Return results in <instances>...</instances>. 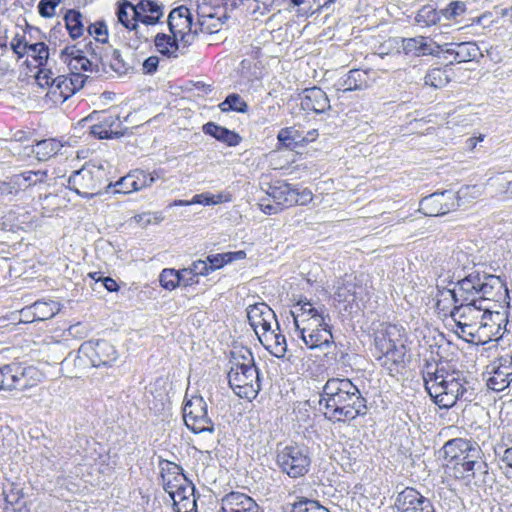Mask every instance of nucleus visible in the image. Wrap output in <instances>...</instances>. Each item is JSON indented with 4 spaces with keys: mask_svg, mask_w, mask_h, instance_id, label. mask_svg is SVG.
Instances as JSON below:
<instances>
[{
    "mask_svg": "<svg viewBox=\"0 0 512 512\" xmlns=\"http://www.w3.org/2000/svg\"><path fill=\"white\" fill-rule=\"evenodd\" d=\"M324 417L334 423L350 422L368 413L367 400L348 378H330L320 393Z\"/></svg>",
    "mask_w": 512,
    "mask_h": 512,
    "instance_id": "obj_1",
    "label": "nucleus"
},
{
    "mask_svg": "<svg viewBox=\"0 0 512 512\" xmlns=\"http://www.w3.org/2000/svg\"><path fill=\"white\" fill-rule=\"evenodd\" d=\"M422 374L427 393L440 409H449L458 400H471L469 382L461 371H448L435 361H427Z\"/></svg>",
    "mask_w": 512,
    "mask_h": 512,
    "instance_id": "obj_2",
    "label": "nucleus"
},
{
    "mask_svg": "<svg viewBox=\"0 0 512 512\" xmlns=\"http://www.w3.org/2000/svg\"><path fill=\"white\" fill-rule=\"evenodd\" d=\"M374 343L380 365L391 375L399 373L404 367L406 355L403 327L395 324L381 325L375 333Z\"/></svg>",
    "mask_w": 512,
    "mask_h": 512,
    "instance_id": "obj_3",
    "label": "nucleus"
},
{
    "mask_svg": "<svg viewBox=\"0 0 512 512\" xmlns=\"http://www.w3.org/2000/svg\"><path fill=\"white\" fill-rule=\"evenodd\" d=\"M227 377L229 386L237 396L250 401L257 397L261 380L250 350L239 355L233 353Z\"/></svg>",
    "mask_w": 512,
    "mask_h": 512,
    "instance_id": "obj_4",
    "label": "nucleus"
},
{
    "mask_svg": "<svg viewBox=\"0 0 512 512\" xmlns=\"http://www.w3.org/2000/svg\"><path fill=\"white\" fill-rule=\"evenodd\" d=\"M444 458L456 465H461L467 476L474 477L475 470L486 465L481 461L482 450L479 444L466 438H454L447 441L443 448Z\"/></svg>",
    "mask_w": 512,
    "mask_h": 512,
    "instance_id": "obj_5",
    "label": "nucleus"
},
{
    "mask_svg": "<svg viewBox=\"0 0 512 512\" xmlns=\"http://www.w3.org/2000/svg\"><path fill=\"white\" fill-rule=\"evenodd\" d=\"M276 463L283 473L296 479L308 473L311 457L306 446L291 444L277 449Z\"/></svg>",
    "mask_w": 512,
    "mask_h": 512,
    "instance_id": "obj_6",
    "label": "nucleus"
},
{
    "mask_svg": "<svg viewBox=\"0 0 512 512\" xmlns=\"http://www.w3.org/2000/svg\"><path fill=\"white\" fill-rule=\"evenodd\" d=\"M104 181L105 170L102 166L85 165L69 176L68 187L79 196L90 199L101 192Z\"/></svg>",
    "mask_w": 512,
    "mask_h": 512,
    "instance_id": "obj_7",
    "label": "nucleus"
},
{
    "mask_svg": "<svg viewBox=\"0 0 512 512\" xmlns=\"http://www.w3.org/2000/svg\"><path fill=\"white\" fill-rule=\"evenodd\" d=\"M295 327V334L303 331L316 330L323 326L330 327V316L323 306L315 307L308 300H299L290 311Z\"/></svg>",
    "mask_w": 512,
    "mask_h": 512,
    "instance_id": "obj_8",
    "label": "nucleus"
},
{
    "mask_svg": "<svg viewBox=\"0 0 512 512\" xmlns=\"http://www.w3.org/2000/svg\"><path fill=\"white\" fill-rule=\"evenodd\" d=\"M450 317L455 323L471 324L472 327L479 330L488 326L487 319H489L497 324V331L494 335H498L501 329L500 323H497V320H501L500 313L493 314L480 303L454 304V307L450 310Z\"/></svg>",
    "mask_w": 512,
    "mask_h": 512,
    "instance_id": "obj_9",
    "label": "nucleus"
},
{
    "mask_svg": "<svg viewBox=\"0 0 512 512\" xmlns=\"http://www.w3.org/2000/svg\"><path fill=\"white\" fill-rule=\"evenodd\" d=\"M479 271H473L458 280L452 289L438 288V306L444 300H451L454 304L480 303Z\"/></svg>",
    "mask_w": 512,
    "mask_h": 512,
    "instance_id": "obj_10",
    "label": "nucleus"
},
{
    "mask_svg": "<svg viewBox=\"0 0 512 512\" xmlns=\"http://www.w3.org/2000/svg\"><path fill=\"white\" fill-rule=\"evenodd\" d=\"M185 425L193 433H213L214 424L207 414V404L202 396H193L186 400L183 407Z\"/></svg>",
    "mask_w": 512,
    "mask_h": 512,
    "instance_id": "obj_11",
    "label": "nucleus"
},
{
    "mask_svg": "<svg viewBox=\"0 0 512 512\" xmlns=\"http://www.w3.org/2000/svg\"><path fill=\"white\" fill-rule=\"evenodd\" d=\"M168 26L172 35L180 39L185 46L189 45L198 34V25L193 23L190 10L186 6H179L171 10L168 16Z\"/></svg>",
    "mask_w": 512,
    "mask_h": 512,
    "instance_id": "obj_12",
    "label": "nucleus"
},
{
    "mask_svg": "<svg viewBox=\"0 0 512 512\" xmlns=\"http://www.w3.org/2000/svg\"><path fill=\"white\" fill-rule=\"evenodd\" d=\"M487 387L500 392L512 384V354L506 353L496 358L487 367Z\"/></svg>",
    "mask_w": 512,
    "mask_h": 512,
    "instance_id": "obj_13",
    "label": "nucleus"
},
{
    "mask_svg": "<svg viewBox=\"0 0 512 512\" xmlns=\"http://www.w3.org/2000/svg\"><path fill=\"white\" fill-rule=\"evenodd\" d=\"M8 390L24 391L37 385L42 378L41 372L34 366H22L18 363L6 365Z\"/></svg>",
    "mask_w": 512,
    "mask_h": 512,
    "instance_id": "obj_14",
    "label": "nucleus"
},
{
    "mask_svg": "<svg viewBox=\"0 0 512 512\" xmlns=\"http://www.w3.org/2000/svg\"><path fill=\"white\" fill-rule=\"evenodd\" d=\"M459 206L453 191L435 192L420 201L419 210L426 216H440L455 210Z\"/></svg>",
    "mask_w": 512,
    "mask_h": 512,
    "instance_id": "obj_15",
    "label": "nucleus"
},
{
    "mask_svg": "<svg viewBox=\"0 0 512 512\" xmlns=\"http://www.w3.org/2000/svg\"><path fill=\"white\" fill-rule=\"evenodd\" d=\"M250 326L258 339L263 333H268L273 327L279 328L274 311L264 302L249 305L246 309Z\"/></svg>",
    "mask_w": 512,
    "mask_h": 512,
    "instance_id": "obj_16",
    "label": "nucleus"
},
{
    "mask_svg": "<svg viewBox=\"0 0 512 512\" xmlns=\"http://www.w3.org/2000/svg\"><path fill=\"white\" fill-rule=\"evenodd\" d=\"M79 351L88 357L94 367L110 366L118 358L117 350L106 340L83 343Z\"/></svg>",
    "mask_w": 512,
    "mask_h": 512,
    "instance_id": "obj_17",
    "label": "nucleus"
},
{
    "mask_svg": "<svg viewBox=\"0 0 512 512\" xmlns=\"http://www.w3.org/2000/svg\"><path fill=\"white\" fill-rule=\"evenodd\" d=\"M395 506L398 512H435L432 502L410 487L398 494Z\"/></svg>",
    "mask_w": 512,
    "mask_h": 512,
    "instance_id": "obj_18",
    "label": "nucleus"
},
{
    "mask_svg": "<svg viewBox=\"0 0 512 512\" xmlns=\"http://www.w3.org/2000/svg\"><path fill=\"white\" fill-rule=\"evenodd\" d=\"M479 278L480 304L485 300L501 302L509 297L508 289L499 276L479 272Z\"/></svg>",
    "mask_w": 512,
    "mask_h": 512,
    "instance_id": "obj_19",
    "label": "nucleus"
},
{
    "mask_svg": "<svg viewBox=\"0 0 512 512\" xmlns=\"http://www.w3.org/2000/svg\"><path fill=\"white\" fill-rule=\"evenodd\" d=\"M159 467L161 470L162 486L168 494L175 489L181 488L183 484L189 481L184 475L182 467L174 462L161 460Z\"/></svg>",
    "mask_w": 512,
    "mask_h": 512,
    "instance_id": "obj_20",
    "label": "nucleus"
},
{
    "mask_svg": "<svg viewBox=\"0 0 512 512\" xmlns=\"http://www.w3.org/2000/svg\"><path fill=\"white\" fill-rule=\"evenodd\" d=\"M296 336L300 338L309 349H327L334 343L331 327L318 328L316 330L303 331L297 333Z\"/></svg>",
    "mask_w": 512,
    "mask_h": 512,
    "instance_id": "obj_21",
    "label": "nucleus"
},
{
    "mask_svg": "<svg viewBox=\"0 0 512 512\" xmlns=\"http://www.w3.org/2000/svg\"><path fill=\"white\" fill-rule=\"evenodd\" d=\"M301 106L304 110L320 114L330 108V101L321 88L312 87L303 91Z\"/></svg>",
    "mask_w": 512,
    "mask_h": 512,
    "instance_id": "obj_22",
    "label": "nucleus"
},
{
    "mask_svg": "<svg viewBox=\"0 0 512 512\" xmlns=\"http://www.w3.org/2000/svg\"><path fill=\"white\" fill-rule=\"evenodd\" d=\"M295 188L284 181H276L271 184L267 190V196L273 202L279 204L282 208L295 205L297 200H294Z\"/></svg>",
    "mask_w": 512,
    "mask_h": 512,
    "instance_id": "obj_23",
    "label": "nucleus"
},
{
    "mask_svg": "<svg viewBox=\"0 0 512 512\" xmlns=\"http://www.w3.org/2000/svg\"><path fill=\"white\" fill-rule=\"evenodd\" d=\"M259 341L261 344L275 357L282 358L287 352V343L284 335L281 334L280 328L273 327L268 333H263Z\"/></svg>",
    "mask_w": 512,
    "mask_h": 512,
    "instance_id": "obj_24",
    "label": "nucleus"
},
{
    "mask_svg": "<svg viewBox=\"0 0 512 512\" xmlns=\"http://www.w3.org/2000/svg\"><path fill=\"white\" fill-rule=\"evenodd\" d=\"M203 132L231 147L237 146L242 140L241 136L235 131L217 125L214 122L206 123L203 126Z\"/></svg>",
    "mask_w": 512,
    "mask_h": 512,
    "instance_id": "obj_25",
    "label": "nucleus"
},
{
    "mask_svg": "<svg viewBox=\"0 0 512 512\" xmlns=\"http://www.w3.org/2000/svg\"><path fill=\"white\" fill-rule=\"evenodd\" d=\"M61 310L56 301H36L24 311L25 314H33V321H45L54 317Z\"/></svg>",
    "mask_w": 512,
    "mask_h": 512,
    "instance_id": "obj_26",
    "label": "nucleus"
},
{
    "mask_svg": "<svg viewBox=\"0 0 512 512\" xmlns=\"http://www.w3.org/2000/svg\"><path fill=\"white\" fill-rule=\"evenodd\" d=\"M254 507V500L239 492H231L225 495L221 500L220 512H242L246 508Z\"/></svg>",
    "mask_w": 512,
    "mask_h": 512,
    "instance_id": "obj_27",
    "label": "nucleus"
},
{
    "mask_svg": "<svg viewBox=\"0 0 512 512\" xmlns=\"http://www.w3.org/2000/svg\"><path fill=\"white\" fill-rule=\"evenodd\" d=\"M366 78V72L358 69L350 70L336 83L337 90H341L343 92L362 90L367 86Z\"/></svg>",
    "mask_w": 512,
    "mask_h": 512,
    "instance_id": "obj_28",
    "label": "nucleus"
},
{
    "mask_svg": "<svg viewBox=\"0 0 512 512\" xmlns=\"http://www.w3.org/2000/svg\"><path fill=\"white\" fill-rule=\"evenodd\" d=\"M159 282L164 289L172 291L180 284L184 286L193 285V277H190L189 280H184L183 269L176 271L175 269L165 268L159 275Z\"/></svg>",
    "mask_w": 512,
    "mask_h": 512,
    "instance_id": "obj_29",
    "label": "nucleus"
},
{
    "mask_svg": "<svg viewBox=\"0 0 512 512\" xmlns=\"http://www.w3.org/2000/svg\"><path fill=\"white\" fill-rule=\"evenodd\" d=\"M62 147V144L56 139H44L36 142L32 149V153L35 154L39 161H46L58 154Z\"/></svg>",
    "mask_w": 512,
    "mask_h": 512,
    "instance_id": "obj_30",
    "label": "nucleus"
},
{
    "mask_svg": "<svg viewBox=\"0 0 512 512\" xmlns=\"http://www.w3.org/2000/svg\"><path fill=\"white\" fill-rule=\"evenodd\" d=\"M359 287L351 279H343L338 282L334 293L335 299L338 302L355 301L359 297Z\"/></svg>",
    "mask_w": 512,
    "mask_h": 512,
    "instance_id": "obj_31",
    "label": "nucleus"
},
{
    "mask_svg": "<svg viewBox=\"0 0 512 512\" xmlns=\"http://www.w3.org/2000/svg\"><path fill=\"white\" fill-rule=\"evenodd\" d=\"M454 61L457 63L470 62L482 56L479 47L473 42L456 43Z\"/></svg>",
    "mask_w": 512,
    "mask_h": 512,
    "instance_id": "obj_32",
    "label": "nucleus"
},
{
    "mask_svg": "<svg viewBox=\"0 0 512 512\" xmlns=\"http://www.w3.org/2000/svg\"><path fill=\"white\" fill-rule=\"evenodd\" d=\"M180 39H176L174 35L169 36L163 33H159L155 37V46L157 50L164 56L176 58L177 51L179 49L178 42Z\"/></svg>",
    "mask_w": 512,
    "mask_h": 512,
    "instance_id": "obj_33",
    "label": "nucleus"
},
{
    "mask_svg": "<svg viewBox=\"0 0 512 512\" xmlns=\"http://www.w3.org/2000/svg\"><path fill=\"white\" fill-rule=\"evenodd\" d=\"M48 174L46 170L25 171L21 174H16L17 182H19V190H25L31 186L45 183Z\"/></svg>",
    "mask_w": 512,
    "mask_h": 512,
    "instance_id": "obj_34",
    "label": "nucleus"
},
{
    "mask_svg": "<svg viewBox=\"0 0 512 512\" xmlns=\"http://www.w3.org/2000/svg\"><path fill=\"white\" fill-rule=\"evenodd\" d=\"M82 18V14L73 9L68 10L64 17L66 28L73 39H77L83 35L84 24Z\"/></svg>",
    "mask_w": 512,
    "mask_h": 512,
    "instance_id": "obj_35",
    "label": "nucleus"
},
{
    "mask_svg": "<svg viewBox=\"0 0 512 512\" xmlns=\"http://www.w3.org/2000/svg\"><path fill=\"white\" fill-rule=\"evenodd\" d=\"M68 76L59 75L51 82V91L50 93L54 96H59L62 102L66 101L73 94H75V90L72 89V85L69 84Z\"/></svg>",
    "mask_w": 512,
    "mask_h": 512,
    "instance_id": "obj_36",
    "label": "nucleus"
},
{
    "mask_svg": "<svg viewBox=\"0 0 512 512\" xmlns=\"http://www.w3.org/2000/svg\"><path fill=\"white\" fill-rule=\"evenodd\" d=\"M132 7H135V5H132L127 0H123L118 5L117 17H118V21L125 28H127L129 30H135L137 32V29H138L139 25H138V23H136L135 20H133Z\"/></svg>",
    "mask_w": 512,
    "mask_h": 512,
    "instance_id": "obj_37",
    "label": "nucleus"
},
{
    "mask_svg": "<svg viewBox=\"0 0 512 512\" xmlns=\"http://www.w3.org/2000/svg\"><path fill=\"white\" fill-rule=\"evenodd\" d=\"M222 21L220 18L215 17L213 14H200L198 13V33H208L213 34L220 30L222 26Z\"/></svg>",
    "mask_w": 512,
    "mask_h": 512,
    "instance_id": "obj_38",
    "label": "nucleus"
},
{
    "mask_svg": "<svg viewBox=\"0 0 512 512\" xmlns=\"http://www.w3.org/2000/svg\"><path fill=\"white\" fill-rule=\"evenodd\" d=\"M219 108L222 112L235 111L239 113H246L248 111V104L240 95L232 93L219 104Z\"/></svg>",
    "mask_w": 512,
    "mask_h": 512,
    "instance_id": "obj_39",
    "label": "nucleus"
},
{
    "mask_svg": "<svg viewBox=\"0 0 512 512\" xmlns=\"http://www.w3.org/2000/svg\"><path fill=\"white\" fill-rule=\"evenodd\" d=\"M450 81L447 71L442 68L430 69L425 75V84L434 88H442Z\"/></svg>",
    "mask_w": 512,
    "mask_h": 512,
    "instance_id": "obj_40",
    "label": "nucleus"
},
{
    "mask_svg": "<svg viewBox=\"0 0 512 512\" xmlns=\"http://www.w3.org/2000/svg\"><path fill=\"white\" fill-rule=\"evenodd\" d=\"M440 20L435 8L430 5L423 6L417 13L415 21L418 25L426 27L436 24Z\"/></svg>",
    "mask_w": 512,
    "mask_h": 512,
    "instance_id": "obj_41",
    "label": "nucleus"
},
{
    "mask_svg": "<svg viewBox=\"0 0 512 512\" xmlns=\"http://www.w3.org/2000/svg\"><path fill=\"white\" fill-rule=\"evenodd\" d=\"M290 512H329V510L316 500L301 497L292 505Z\"/></svg>",
    "mask_w": 512,
    "mask_h": 512,
    "instance_id": "obj_42",
    "label": "nucleus"
},
{
    "mask_svg": "<svg viewBox=\"0 0 512 512\" xmlns=\"http://www.w3.org/2000/svg\"><path fill=\"white\" fill-rule=\"evenodd\" d=\"M24 50H27V53H30L39 65H44L48 60L49 49L48 46L43 42L34 44L24 43Z\"/></svg>",
    "mask_w": 512,
    "mask_h": 512,
    "instance_id": "obj_43",
    "label": "nucleus"
},
{
    "mask_svg": "<svg viewBox=\"0 0 512 512\" xmlns=\"http://www.w3.org/2000/svg\"><path fill=\"white\" fill-rule=\"evenodd\" d=\"M135 191L150 187L155 182V176L144 170L136 169L130 172Z\"/></svg>",
    "mask_w": 512,
    "mask_h": 512,
    "instance_id": "obj_44",
    "label": "nucleus"
},
{
    "mask_svg": "<svg viewBox=\"0 0 512 512\" xmlns=\"http://www.w3.org/2000/svg\"><path fill=\"white\" fill-rule=\"evenodd\" d=\"M455 334L468 343H474L476 340L481 341L479 332L480 330L467 323H455Z\"/></svg>",
    "mask_w": 512,
    "mask_h": 512,
    "instance_id": "obj_45",
    "label": "nucleus"
},
{
    "mask_svg": "<svg viewBox=\"0 0 512 512\" xmlns=\"http://www.w3.org/2000/svg\"><path fill=\"white\" fill-rule=\"evenodd\" d=\"M162 6L153 0H141L135 7H132L133 15L138 16V14H155L163 16Z\"/></svg>",
    "mask_w": 512,
    "mask_h": 512,
    "instance_id": "obj_46",
    "label": "nucleus"
},
{
    "mask_svg": "<svg viewBox=\"0 0 512 512\" xmlns=\"http://www.w3.org/2000/svg\"><path fill=\"white\" fill-rule=\"evenodd\" d=\"M228 201H230L229 195L222 193L217 195L211 193H201L194 195L192 198V203L204 205H216Z\"/></svg>",
    "mask_w": 512,
    "mask_h": 512,
    "instance_id": "obj_47",
    "label": "nucleus"
},
{
    "mask_svg": "<svg viewBox=\"0 0 512 512\" xmlns=\"http://www.w3.org/2000/svg\"><path fill=\"white\" fill-rule=\"evenodd\" d=\"M184 273H189L190 277H193V284L198 283V276H206L211 271L208 267V262L206 260H197L194 261L190 267L183 269Z\"/></svg>",
    "mask_w": 512,
    "mask_h": 512,
    "instance_id": "obj_48",
    "label": "nucleus"
},
{
    "mask_svg": "<svg viewBox=\"0 0 512 512\" xmlns=\"http://www.w3.org/2000/svg\"><path fill=\"white\" fill-rule=\"evenodd\" d=\"M277 138L279 142L287 147L291 146L292 143H298L305 140V137H301L298 130H296L294 127H286L281 129Z\"/></svg>",
    "mask_w": 512,
    "mask_h": 512,
    "instance_id": "obj_49",
    "label": "nucleus"
},
{
    "mask_svg": "<svg viewBox=\"0 0 512 512\" xmlns=\"http://www.w3.org/2000/svg\"><path fill=\"white\" fill-rule=\"evenodd\" d=\"M20 192L19 182L16 175L11 176L7 180H0V199L5 196H13Z\"/></svg>",
    "mask_w": 512,
    "mask_h": 512,
    "instance_id": "obj_50",
    "label": "nucleus"
},
{
    "mask_svg": "<svg viewBox=\"0 0 512 512\" xmlns=\"http://www.w3.org/2000/svg\"><path fill=\"white\" fill-rule=\"evenodd\" d=\"M132 182L131 174L129 173L113 184L115 188L114 192L119 194H129L135 192L134 184ZM111 186L112 183H109L107 188H110Z\"/></svg>",
    "mask_w": 512,
    "mask_h": 512,
    "instance_id": "obj_51",
    "label": "nucleus"
},
{
    "mask_svg": "<svg viewBox=\"0 0 512 512\" xmlns=\"http://www.w3.org/2000/svg\"><path fill=\"white\" fill-rule=\"evenodd\" d=\"M195 493V486L191 481L186 482V484H183L181 488L175 489L171 493H169V496L173 500V503H177V501H181L183 499H186L187 497L193 496Z\"/></svg>",
    "mask_w": 512,
    "mask_h": 512,
    "instance_id": "obj_52",
    "label": "nucleus"
},
{
    "mask_svg": "<svg viewBox=\"0 0 512 512\" xmlns=\"http://www.w3.org/2000/svg\"><path fill=\"white\" fill-rule=\"evenodd\" d=\"M466 11V5L462 1H452L448 6L441 10L443 16L447 19H454Z\"/></svg>",
    "mask_w": 512,
    "mask_h": 512,
    "instance_id": "obj_53",
    "label": "nucleus"
},
{
    "mask_svg": "<svg viewBox=\"0 0 512 512\" xmlns=\"http://www.w3.org/2000/svg\"><path fill=\"white\" fill-rule=\"evenodd\" d=\"M61 0H41L38 3V12L44 18H51L55 14L56 7Z\"/></svg>",
    "mask_w": 512,
    "mask_h": 512,
    "instance_id": "obj_54",
    "label": "nucleus"
},
{
    "mask_svg": "<svg viewBox=\"0 0 512 512\" xmlns=\"http://www.w3.org/2000/svg\"><path fill=\"white\" fill-rule=\"evenodd\" d=\"M88 32L99 42L105 43L107 41V27L103 22L99 21L89 25Z\"/></svg>",
    "mask_w": 512,
    "mask_h": 512,
    "instance_id": "obj_55",
    "label": "nucleus"
},
{
    "mask_svg": "<svg viewBox=\"0 0 512 512\" xmlns=\"http://www.w3.org/2000/svg\"><path fill=\"white\" fill-rule=\"evenodd\" d=\"M441 46L432 40L423 36V41H419V56L421 55H437Z\"/></svg>",
    "mask_w": 512,
    "mask_h": 512,
    "instance_id": "obj_56",
    "label": "nucleus"
},
{
    "mask_svg": "<svg viewBox=\"0 0 512 512\" xmlns=\"http://www.w3.org/2000/svg\"><path fill=\"white\" fill-rule=\"evenodd\" d=\"M229 257L226 253L209 255L206 258L208 267L211 272L222 268L224 265L229 263Z\"/></svg>",
    "mask_w": 512,
    "mask_h": 512,
    "instance_id": "obj_57",
    "label": "nucleus"
},
{
    "mask_svg": "<svg viewBox=\"0 0 512 512\" xmlns=\"http://www.w3.org/2000/svg\"><path fill=\"white\" fill-rule=\"evenodd\" d=\"M77 56L78 57L74 61V63L69 62V66L71 67V69H76V70L80 69L83 71L93 72L95 70V68L97 67L96 64H94L90 59H88L84 55L77 54Z\"/></svg>",
    "mask_w": 512,
    "mask_h": 512,
    "instance_id": "obj_58",
    "label": "nucleus"
},
{
    "mask_svg": "<svg viewBox=\"0 0 512 512\" xmlns=\"http://www.w3.org/2000/svg\"><path fill=\"white\" fill-rule=\"evenodd\" d=\"M176 512H197L195 494L177 503H173Z\"/></svg>",
    "mask_w": 512,
    "mask_h": 512,
    "instance_id": "obj_59",
    "label": "nucleus"
},
{
    "mask_svg": "<svg viewBox=\"0 0 512 512\" xmlns=\"http://www.w3.org/2000/svg\"><path fill=\"white\" fill-rule=\"evenodd\" d=\"M419 41H423V36L404 38L402 40V49L404 53L419 56Z\"/></svg>",
    "mask_w": 512,
    "mask_h": 512,
    "instance_id": "obj_60",
    "label": "nucleus"
},
{
    "mask_svg": "<svg viewBox=\"0 0 512 512\" xmlns=\"http://www.w3.org/2000/svg\"><path fill=\"white\" fill-rule=\"evenodd\" d=\"M89 331V326L81 322H77L68 328L69 335L79 339L85 338L88 335Z\"/></svg>",
    "mask_w": 512,
    "mask_h": 512,
    "instance_id": "obj_61",
    "label": "nucleus"
},
{
    "mask_svg": "<svg viewBox=\"0 0 512 512\" xmlns=\"http://www.w3.org/2000/svg\"><path fill=\"white\" fill-rule=\"evenodd\" d=\"M259 206L261 211L269 215L276 214L283 209L279 204L273 202L272 199L269 197L266 199H262L261 202L259 203Z\"/></svg>",
    "mask_w": 512,
    "mask_h": 512,
    "instance_id": "obj_62",
    "label": "nucleus"
},
{
    "mask_svg": "<svg viewBox=\"0 0 512 512\" xmlns=\"http://www.w3.org/2000/svg\"><path fill=\"white\" fill-rule=\"evenodd\" d=\"M111 67L115 71H121V69H124L125 71L128 70L129 66L125 63L121 53L119 50H113L112 52V63Z\"/></svg>",
    "mask_w": 512,
    "mask_h": 512,
    "instance_id": "obj_63",
    "label": "nucleus"
},
{
    "mask_svg": "<svg viewBox=\"0 0 512 512\" xmlns=\"http://www.w3.org/2000/svg\"><path fill=\"white\" fill-rule=\"evenodd\" d=\"M90 133L99 139H108L112 137L113 131L107 129L104 125H93L90 129Z\"/></svg>",
    "mask_w": 512,
    "mask_h": 512,
    "instance_id": "obj_64",
    "label": "nucleus"
}]
</instances>
